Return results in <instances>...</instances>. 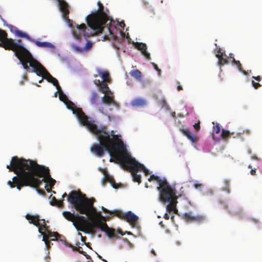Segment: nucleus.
<instances>
[{"label":"nucleus","mask_w":262,"mask_h":262,"mask_svg":"<svg viewBox=\"0 0 262 262\" xmlns=\"http://www.w3.org/2000/svg\"><path fill=\"white\" fill-rule=\"evenodd\" d=\"M107 82L102 81L99 79H95L94 83L99 89V91L103 94L111 93V91L108 86Z\"/></svg>","instance_id":"15"},{"label":"nucleus","mask_w":262,"mask_h":262,"mask_svg":"<svg viewBox=\"0 0 262 262\" xmlns=\"http://www.w3.org/2000/svg\"><path fill=\"white\" fill-rule=\"evenodd\" d=\"M175 115H176L175 112L172 113V116H173V117H175Z\"/></svg>","instance_id":"62"},{"label":"nucleus","mask_w":262,"mask_h":262,"mask_svg":"<svg viewBox=\"0 0 262 262\" xmlns=\"http://www.w3.org/2000/svg\"><path fill=\"white\" fill-rule=\"evenodd\" d=\"M73 48L77 51L79 52H81L83 51V49L79 47H78L77 46H74Z\"/></svg>","instance_id":"46"},{"label":"nucleus","mask_w":262,"mask_h":262,"mask_svg":"<svg viewBox=\"0 0 262 262\" xmlns=\"http://www.w3.org/2000/svg\"><path fill=\"white\" fill-rule=\"evenodd\" d=\"M78 234L81 237V241L85 244V243H86V237L85 236H82L80 233H79Z\"/></svg>","instance_id":"47"},{"label":"nucleus","mask_w":262,"mask_h":262,"mask_svg":"<svg viewBox=\"0 0 262 262\" xmlns=\"http://www.w3.org/2000/svg\"><path fill=\"white\" fill-rule=\"evenodd\" d=\"M104 224H105V222L100 220L90 217L87 229L88 232L94 233L96 229H100L101 230Z\"/></svg>","instance_id":"11"},{"label":"nucleus","mask_w":262,"mask_h":262,"mask_svg":"<svg viewBox=\"0 0 262 262\" xmlns=\"http://www.w3.org/2000/svg\"><path fill=\"white\" fill-rule=\"evenodd\" d=\"M132 164L134 165V167L135 169H139V171H143L145 176H147L149 174V170L147 169H146L143 164L139 163L135 159L134 163H133Z\"/></svg>","instance_id":"23"},{"label":"nucleus","mask_w":262,"mask_h":262,"mask_svg":"<svg viewBox=\"0 0 262 262\" xmlns=\"http://www.w3.org/2000/svg\"><path fill=\"white\" fill-rule=\"evenodd\" d=\"M6 167L10 171H13L16 174L12 178V181L7 182L11 188L16 187L18 190L25 186L37 188L42 182L51 180L53 183H50V186L54 185L55 182L51 177L49 168L38 164L35 161L14 156Z\"/></svg>","instance_id":"1"},{"label":"nucleus","mask_w":262,"mask_h":262,"mask_svg":"<svg viewBox=\"0 0 262 262\" xmlns=\"http://www.w3.org/2000/svg\"><path fill=\"white\" fill-rule=\"evenodd\" d=\"M2 20L4 23V25L8 27L9 28L10 31L14 33L16 36L19 37L25 38L27 39H30V36L27 33L19 30L15 26L7 24L6 21L4 19H3Z\"/></svg>","instance_id":"14"},{"label":"nucleus","mask_w":262,"mask_h":262,"mask_svg":"<svg viewBox=\"0 0 262 262\" xmlns=\"http://www.w3.org/2000/svg\"><path fill=\"white\" fill-rule=\"evenodd\" d=\"M148 181L151 182L153 180L157 181L159 185V186H160V184L164 182H167L166 180L165 179H164L163 180L160 178L159 177L157 176H155L154 174H152L150 176V177L148 179Z\"/></svg>","instance_id":"33"},{"label":"nucleus","mask_w":262,"mask_h":262,"mask_svg":"<svg viewBox=\"0 0 262 262\" xmlns=\"http://www.w3.org/2000/svg\"><path fill=\"white\" fill-rule=\"evenodd\" d=\"M62 214L66 219L74 223L76 217V215L74 213H72L70 211H63Z\"/></svg>","instance_id":"27"},{"label":"nucleus","mask_w":262,"mask_h":262,"mask_svg":"<svg viewBox=\"0 0 262 262\" xmlns=\"http://www.w3.org/2000/svg\"><path fill=\"white\" fill-rule=\"evenodd\" d=\"M58 92L59 93V97L60 100L65 103L69 100L68 98L64 94H63V93L61 91V90Z\"/></svg>","instance_id":"38"},{"label":"nucleus","mask_w":262,"mask_h":262,"mask_svg":"<svg viewBox=\"0 0 262 262\" xmlns=\"http://www.w3.org/2000/svg\"><path fill=\"white\" fill-rule=\"evenodd\" d=\"M27 39L32 42H34L37 46H38L39 47L50 48H54V46L50 42H40L39 41L36 40L34 39H32L30 37V39Z\"/></svg>","instance_id":"21"},{"label":"nucleus","mask_w":262,"mask_h":262,"mask_svg":"<svg viewBox=\"0 0 262 262\" xmlns=\"http://www.w3.org/2000/svg\"><path fill=\"white\" fill-rule=\"evenodd\" d=\"M79 244H80V243L78 242V243H77V244H76V245H77V246H78Z\"/></svg>","instance_id":"64"},{"label":"nucleus","mask_w":262,"mask_h":262,"mask_svg":"<svg viewBox=\"0 0 262 262\" xmlns=\"http://www.w3.org/2000/svg\"><path fill=\"white\" fill-rule=\"evenodd\" d=\"M159 104L161 106L162 108H165L166 110H168L170 109V107L168 105L166 100L163 99L159 101Z\"/></svg>","instance_id":"37"},{"label":"nucleus","mask_w":262,"mask_h":262,"mask_svg":"<svg viewBox=\"0 0 262 262\" xmlns=\"http://www.w3.org/2000/svg\"><path fill=\"white\" fill-rule=\"evenodd\" d=\"M65 104L68 108L72 110L73 113L76 115L81 124L86 126L89 130L98 133V130H97L95 121L92 119H90L81 108L77 107L75 104L70 100H68Z\"/></svg>","instance_id":"7"},{"label":"nucleus","mask_w":262,"mask_h":262,"mask_svg":"<svg viewBox=\"0 0 262 262\" xmlns=\"http://www.w3.org/2000/svg\"><path fill=\"white\" fill-rule=\"evenodd\" d=\"M151 253H152L155 256H156V255H157V254H156V253L154 249H152V250H151Z\"/></svg>","instance_id":"57"},{"label":"nucleus","mask_w":262,"mask_h":262,"mask_svg":"<svg viewBox=\"0 0 262 262\" xmlns=\"http://www.w3.org/2000/svg\"><path fill=\"white\" fill-rule=\"evenodd\" d=\"M230 135L231 134L229 130L223 129L220 135V137L219 138L215 139V137L214 136V140H216L217 141H219L221 139L226 140L228 138L230 137Z\"/></svg>","instance_id":"29"},{"label":"nucleus","mask_w":262,"mask_h":262,"mask_svg":"<svg viewBox=\"0 0 262 262\" xmlns=\"http://www.w3.org/2000/svg\"><path fill=\"white\" fill-rule=\"evenodd\" d=\"M59 3V8L62 13V17L68 22L71 20L69 18V10L68 4L63 0H58Z\"/></svg>","instance_id":"16"},{"label":"nucleus","mask_w":262,"mask_h":262,"mask_svg":"<svg viewBox=\"0 0 262 262\" xmlns=\"http://www.w3.org/2000/svg\"><path fill=\"white\" fill-rule=\"evenodd\" d=\"M83 255L86 257V259H91V256L89 255H88L86 252L85 254H84Z\"/></svg>","instance_id":"54"},{"label":"nucleus","mask_w":262,"mask_h":262,"mask_svg":"<svg viewBox=\"0 0 262 262\" xmlns=\"http://www.w3.org/2000/svg\"><path fill=\"white\" fill-rule=\"evenodd\" d=\"M129 74L131 76L134 77L137 80L140 81L142 79V73L138 70H133L129 72Z\"/></svg>","instance_id":"30"},{"label":"nucleus","mask_w":262,"mask_h":262,"mask_svg":"<svg viewBox=\"0 0 262 262\" xmlns=\"http://www.w3.org/2000/svg\"><path fill=\"white\" fill-rule=\"evenodd\" d=\"M68 246H69V247H70V248H72V246H73L72 245L70 244H68Z\"/></svg>","instance_id":"61"},{"label":"nucleus","mask_w":262,"mask_h":262,"mask_svg":"<svg viewBox=\"0 0 262 262\" xmlns=\"http://www.w3.org/2000/svg\"><path fill=\"white\" fill-rule=\"evenodd\" d=\"M230 57L232 59V63H234L235 65H236L238 67L239 70L242 71V64H241L240 62L238 60H236L233 57H232L231 56V55H232V54H230Z\"/></svg>","instance_id":"40"},{"label":"nucleus","mask_w":262,"mask_h":262,"mask_svg":"<svg viewBox=\"0 0 262 262\" xmlns=\"http://www.w3.org/2000/svg\"><path fill=\"white\" fill-rule=\"evenodd\" d=\"M71 248L74 251H77V250H79V247H76L74 246H72V247Z\"/></svg>","instance_id":"51"},{"label":"nucleus","mask_w":262,"mask_h":262,"mask_svg":"<svg viewBox=\"0 0 262 262\" xmlns=\"http://www.w3.org/2000/svg\"><path fill=\"white\" fill-rule=\"evenodd\" d=\"M184 219L187 221H193L196 220V217L191 215V213H185L184 214Z\"/></svg>","instance_id":"36"},{"label":"nucleus","mask_w":262,"mask_h":262,"mask_svg":"<svg viewBox=\"0 0 262 262\" xmlns=\"http://www.w3.org/2000/svg\"><path fill=\"white\" fill-rule=\"evenodd\" d=\"M4 44L3 45L5 46L4 49L13 51L23 68L26 70H29L28 63L30 64V63L33 62L35 59L33 58L29 51L24 47L22 40L21 39L15 40L12 38H9Z\"/></svg>","instance_id":"5"},{"label":"nucleus","mask_w":262,"mask_h":262,"mask_svg":"<svg viewBox=\"0 0 262 262\" xmlns=\"http://www.w3.org/2000/svg\"><path fill=\"white\" fill-rule=\"evenodd\" d=\"M193 127H194V128L196 131L199 130H200V122H198V123H195V124L193 125Z\"/></svg>","instance_id":"45"},{"label":"nucleus","mask_w":262,"mask_h":262,"mask_svg":"<svg viewBox=\"0 0 262 262\" xmlns=\"http://www.w3.org/2000/svg\"><path fill=\"white\" fill-rule=\"evenodd\" d=\"M110 95H106L102 97V102L104 103L107 104H116V102L114 100V96L113 95L112 93H108Z\"/></svg>","instance_id":"22"},{"label":"nucleus","mask_w":262,"mask_h":262,"mask_svg":"<svg viewBox=\"0 0 262 262\" xmlns=\"http://www.w3.org/2000/svg\"><path fill=\"white\" fill-rule=\"evenodd\" d=\"M38 228V232L42 235L45 233L47 231H49V226L47 224H43L40 226H37Z\"/></svg>","instance_id":"35"},{"label":"nucleus","mask_w":262,"mask_h":262,"mask_svg":"<svg viewBox=\"0 0 262 262\" xmlns=\"http://www.w3.org/2000/svg\"><path fill=\"white\" fill-rule=\"evenodd\" d=\"M135 47L138 50L141 51L142 54L148 59H150V54L147 51V46L145 43L142 42H136L135 44Z\"/></svg>","instance_id":"17"},{"label":"nucleus","mask_w":262,"mask_h":262,"mask_svg":"<svg viewBox=\"0 0 262 262\" xmlns=\"http://www.w3.org/2000/svg\"><path fill=\"white\" fill-rule=\"evenodd\" d=\"M146 103L145 99L142 98H136L130 102L132 106L136 107H143L146 105Z\"/></svg>","instance_id":"18"},{"label":"nucleus","mask_w":262,"mask_h":262,"mask_svg":"<svg viewBox=\"0 0 262 262\" xmlns=\"http://www.w3.org/2000/svg\"><path fill=\"white\" fill-rule=\"evenodd\" d=\"M114 47H115V48H116V49H119V47H117V46L115 45V44H114Z\"/></svg>","instance_id":"60"},{"label":"nucleus","mask_w":262,"mask_h":262,"mask_svg":"<svg viewBox=\"0 0 262 262\" xmlns=\"http://www.w3.org/2000/svg\"><path fill=\"white\" fill-rule=\"evenodd\" d=\"M85 244L87 247H89V246H90V244L89 243H85V244Z\"/></svg>","instance_id":"59"},{"label":"nucleus","mask_w":262,"mask_h":262,"mask_svg":"<svg viewBox=\"0 0 262 262\" xmlns=\"http://www.w3.org/2000/svg\"><path fill=\"white\" fill-rule=\"evenodd\" d=\"M67 196L68 202L80 214H85L90 217L92 214L96 213L102 219H104L100 212H97L96 209L93 206L94 200L86 198L80 190H73L68 195L65 192L62 197L64 198Z\"/></svg>","instance_id":"4"},{"label":"nucleus","mask_w":262,"mask_h":262,"mask_svg":"<svg viewBox=\"0 0 262 262\" xmlns=\"http://www.w3.org/2000/svg\"><path fill=\"white\" fill-rule=\"evenodd\" d=\"M201 184H194V187L195 188H198V187H201Z\"/></svg>","instance_id":"56"},{"label":"nucleus","mask_w":262,"mask_h":262,"mask_svg":"<svg viewBox=\"0 0 262 262\" xmlns=\"http://www.w3.org/2000/svg\"><path fill=\"white\" fill-rule=\"evenodd\" d=\"M97 128L98 133L89 130L95 135L99 141V144L94 143L92 145L91 151L97 157H102L104 154V151H107L111 157L110 162H112L114 158L116 162V155L124 154L123 152L126 150L123 141L120 138V135H115L113 130L111 131L110 135L105 126L98 127L97 125Z\"/></svg>","instance_id":"3"},{"label":"nucleus","mask_w":262,"mask_h":262,"mask_svg":"<svg viewBox=\"0 0 262 262\" xmlns=\"http://www.w3.org/2000/svg\"><path fill=\"white\" fill-rule=\"evenodd\" d=\"M92 43L90 41H88L85 46V49L86 50H89L92 47Z\"/></svg>","instance_id":"44"},{"label":"nucleus","mask_w":262,"mask_h":262,"mask_svg":"<svg viewBox=\"0 0 262 262\" xmlns=\"http://www.w3.org/2000/svg\"><path fill=\"white\" fill-rule=\"evenodd\" d=\"M151 64H152V66L154 67V69L158 72V75L159 76H161V71L160 69H159L158 68V66L156 63H155L154 62H152Z\"/></svg>","instance_id":"41"},{"label":"nucleus","mask_w":262,"mask_h":262,"mask_svg":"<svg viewBox=\"0 0 262 262\" xmlns=\"http://www.w3.org/2000/svg\"><path fill=\"white\" fill-rule=\"evenodd\" d=\"M111 214L116 216L121 219L124 220L125 213L119 210H116L111 212Z\"/></svg>","instance_id":"34"},{"label":"nucleus","mask_w":262,"mask_h":262,"mask_svg":"<svg viewBox=\"0 0 262 262\" xmlns=\"http://www.w3.org/2000/svg\"><path fill=\"white\" fill-rule=\"evenodd\" d=\"M164 218L166 220H168L169 219V215L166 213L164 215Z\"/></svg>","instance_id":"52"},{"label":"nucleus","mask_w":262,"mask_h":262,"mask_svg":"<svg viewBox=\"0 0 262 262\" xmlns=\"http://www.w3.org/2000/svg\"><path fill=\"white\" fill-rule=\"evenodd\" d=\"M97 5L99 7L98 10L94 13L89 14L86 17L87 27L84 24L77 25L75 29H73V34L77 39H80L82 36L88 38L97 34L102 33L104 29L109 32L111 36L109 38L106 35L104 36L105 39L112 38L115 41L120 43L119 39L112 30L111 24L112 19L108 24L107 22L110 20L107 13L104 10L103 4L98 1Z\"/></svg>","instance_id":"2"},{"label":"nucleus","mask_w":262,"mask_h":262,"mask_svg":"<svg viewBox=\"0 0 262 262\" xmlns=\"http://www.w3.org/2000/svg\"><path fill=\"white\" fill-rule=\"evenodd\" d=\"M26 218L27 220H28L29 223L30 224H33L34 225H35L36 226H39L40 219H39V216L38 215L36 214V215H30V214H27L26 215Z\"/></svg>","instance_id":"20"},{"label":"nucleus","mask_w":262,"mask_h":262,"mask_svg":"<svg viewBox=\"0 0 262 262\" xmlns=\"http://www.w3.org/2000/svg\"><path fill=\"white\" fill-rule=\"evenodd\" d=\"M99 99V96L97 93L95 91L92 92L91 97L90 98V102L93 105L97 104V101Z\"/></svg>","instance_id":"32"},{"label":"nucleus","mask_w":262,"mask_h":262,"mask_svg":"<svg viewBox=\"0 0 262 262\" xmlns=\"http://www.w3.org/2000/svg\"><path fill=\"white\" fill-rule=\"evenodd\" d=\"M98 75H99L103 79L102 81L110 82L111 81V78L109 73L106 71H102L98 70L97 71Z\"/></svg>","instance_id":"24"},{"label":"nucleus","mask_w":262,"mask_h":262,"mask_svg":"<svg viewBox=\"0 0 262 262\" xmlns=\"http://www.w3.org/2000/svg\"><path fill=\"white\" fill-rule=\"evenodd\" d=\"M177 90H178V91H180L183 90V88H182V86L181 85H179L177 86Z\"/></svg>","instance_id":"55"},{"label":"nucleus","mask_w":262,"mask_h":262,"mask_svg":"<svg viewBox=\"0 0 262 262\" xmlns=\"http://www.w3.org/2000/svg\"><path fill=\"white\" fill-rule=\"evenodd\" d=\"M94 77H97V74H95V75H94Z\"/></svg>","instance_id":"63"},{"label":"nucleus","mask_w":262,"mask_h":262,"mask_svg":"<svg viewBox=\"0 0 262 262\" xmlns=\"http://www.w3.org/2000/svg\"><path fill=\"white\" fill-rule=\"evenodd\" d=\"M43 224H46V222H45V220L42 219V220H40V221H39V226H40L41 225H42Z\"/></svg>","instance_id":"49"},{"label":"nucleus","mask_w":262,"mask_h":262,"mask_svg":"<svg viewBox=\"0 0 262 262\" xmlns=\"http://www.w3.org/2000/svg\"><path fill=\"white\" fill-rule=\"evenodd\" d=\"M8 34L4 30L0 29V47L4 48L5 46H3V45H5L6 43V40L7 39H9V38L7 37Z\"/></svg>","instance_id":"26"},{"label":"nucleus","mask_w":262,"mask_h":262,"mask_svg":"<svg viewBox=\"0 0 262 262\" xmlns=\"http://www.w3.org/2000/svg\"><path fill=\"white\" fill-rule=\"evenodd\" d=\"M32 68V71L38 76H42L48 82L52 83L56 87L58 91L61 90V87L59 85L58 80L53 77L45 69V68L36 59L30 63L29 66Z\"/></svg>","instance_id":"9"},{"label":"nucleus","mask_w":262,"mask_h":262,"mask_svg":"<svg viewBox=\"0 0 262 262\" xmlns=\"http://www.w3.org/2000/svg\"><path fill=\"white\" fill-rule=\"evenodd\" d=\"M159 191V199L163 203H168L166 206L167 212L170 213L173 211L177 213L178 210L176 206L178 203V197L176 195V190L172 189L167 182H164L157 187Z\"/></svg>","instance_id":"6"},{"label":"nucleus","mask_w":262,"mask_h":262,"mask_svg":"<svg viewBox=\"0 0 262 262\" xmlns=\"http://www.w3.org/2000/svg\"><path fill=\"white\" fill-rule=\"evenodd\" d=\"M214 129H215V130H214V132H215L216 134L220 133V132L221 131V129H220V125L218 123H216L215 127L214 126Z\"/></svg>","instance_id":"42"},{"label":"nucleus","mask_w":262,"mask_h":262,"mask_svg":"<svg viewBox=\"0 0 262 262\" xmlns=\"http://www.w3.org/2000/svg\"><path fill=\"white\" fill-rule=\"evenodd\" d=\"M50 204L52 206H57L59 208H62L64 205L63 200H58L55 196H53L51 199Z\"/></svg>","instance_id":"28"},{"label":"nucleus","mask_w":262,"mask_h":262,"mask_svg":"<svg viewBox=\"0 0 262 262\" xmlns=\"http://www.w3.org/2000/svg\"><path fill=\"white\" fill-rule=\"evenodd\" d=\"M252 84L253 86L255 89H257L258 88H259L261 86V85L259 83L255 82L254 81H252Z\"/></svg>","instance_id":"43"},{"label":"nucleus","mask_w":262,"mask_h":262,"mask_svg":"<svg viewBox=\"0 0 262 262\" xmlns=\"http://www.w3.org/2000/svg\"><path fill=\"white\" fill-rule=\"evenodd\" d=\"M42 236V241L45 242L47 247L49 248L50 247L49 239H51V241H55L57 239L58 237L60 235L57 232H51L49 230L46 232Z\"/></svg>","instance_id":"13"},{"label":"nucleus","mask_w":262,"mask_h":262,"mask_svg":"<svg viewBox=\"0 0 262 262\" xmlns=\"http://www.w3.org/2000/svg\"><path fill=\"white\" fill-rule=\"evenodd\" d=\"M101 231L105 232L109 237H113L116 236L115 230L108 227L106 223L103 225V227L101 229Z\"/></svg>","instance_id":"25"},{"label":"nucleus","mask_w":262,"mask_h":262,"mask_svg":"<svg viewBox=\"0 0 262 262\" xmlns=\"http://www.w3.org/2000/svg\"><path fill=\"white\" fill-rule=\"evenodd\" d=\"M139 219L138 216L132 212L130 211L125 214L124 220L130 224L136 223Z\"/></svg>","instance_id":"19"},{"label":"nucleus","mask_w":262,"mask_h":262,"mask_svg":"<svg viewBox=\"0 0 262 262\" xmlns=\"http://www.w3.org/2000/svg\"><path fill=\"white\" fill-rule=\"evenodd\" d=\"M103 211H104V212L105 213H108L109 212L108 210L105 208L103 209Z\"/></svg>","instance_id":"58"},{"label":"nucleus","mask_w":262,"mask_h":262,"mask_svg":"<svg viewBox=\"0 0 262 262\" xmlns=\"http://www.w3.org/2000/svg\"><path fill=\"white\" fill-rule=\"evenodd\" d=\"M116 163L120 164L124 169L129 170L132 175L133 179L134 182L140 184L141 182V176L137 174L139 169L134 168V164L135 159L127 153L124 154H118L116 155Z\"/></svg>","instance_id":"8"},{"label":"nucleus","mask_w":262,"mask_h":262,"mask_svg":"<svg viewBox=\"0 0 262 262\" xmlns=\"http://www.w3.org/2000/svg\"><path fill=\"white\" fill-rule=\"evenodd\" d=\"M215 46L216 47L215 50L217 51L215 53V56L218 58L217 64L221 67L229 62L228 60V57L226 55L225 50H223L220 48H218L216 43Z\"/></svg>","instance_id":"12"},{"label":"nucleus","mask_w":262,"mask_h":262,"mask_svg":"<svg viewBox=\"0 0 262 262\" xmlns=\"http://www.w3.org/2000/svg\"><path fill=\"white\" fill-rule=\"evenodd\" d=\"M250 173L252 175H255L256 174V170L255 169H252L251 171H250Z\"/></svg>","instance_id":"53"},{"label":"nucleus","mask_w":262,"mask_h":262,"mask_svg":"<svg viewBox=\"0 0 262 262\" xmlns=\"http://www.w3.org/2000/svg\"><path fill=\"white\" fill-rule=\"evenodd\" d=\"M88 223L89 220L86 217L77 215L73 225L78 230L86 232L88 229Z\"/></svg>","instance_id":"10"},{"label":"nucleus","mask_w":262,"mask_h":262,"mask_svg":"<svg viewBox=\"0 0 262 262\" xmlns=\"http://www.w3.org/2000/svg\"><path fill=\"white\" fill-rule=\"evenodd\" d=\"M105 179H106V181H107L110 182L111 183H112V186L114 188H117V187L116 186V184L115 183V180L113 179V178H112V177H111L108 175H106L105 176Z\"/></svg>","instance_id":"39"},{"label":"nucleus","mask_w":262,"mask_h":262,"mask_svg":"<svg viewBox=\"0 0 262 262\" xmlns=\"http://www.w3.org/2000/svg\"><path fill=\"white\" fill-rule=\"evenodd\" d=\"M252 78L258 81H260L261 79V77L260 76H253Z\"/></svg>","instance_id":"48"},{"label":"nucleus","mask_w":262,"mask_h":262,"mask_svg":"<svg viewBox=\"0 0 262 262\" xmlns=\"http://www.w3.org/2000/svg\"><path fill=\"white\" fill-rule=\"evenodd\" d=\"M81 247H79V250H77V251H78L79 253L80 254H82L83 255H84V254H85V252L83 251V250H81L80 249Z\"/></svg>","instance_id":"50"},{"label":"nucleus","mask_w":262,"mask_h":262,"mask_svg":"<svg viewBox=\"0 0 262 262\" xmlns=\"http://www.w3.org/2000/svg\"><path fill=\"white\" fill-rule=\"evenodd\" d=\"M182 132L183 134L186 136L188 139L190 140L193 143H195L197 141L196 137L192 135V134L188 130L183 129Z\"/></svg>","instance_id":"31"}]
</instances>
